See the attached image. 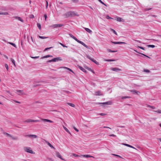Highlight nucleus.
<instances>
[{"label":"nucleus","instance_id":"nucleus-37","mask_svg":"<svg viewBox=\"0 0 161 161\" xmlns=\"http://www.w3.org/2000/svg\"><path fill=\"white\" fill-rule=\"evenodd\" d=\"M98 1L102 4L103 5H104L106 6H107V5L106 4H105L101 0H98Z\"/></svg>","mask_w":161,"mask_h":161},{"label":"nucleus","instance_id":"nucleus-47","mask_svg":"<svg viewBox=\"0 0 161 161\" xmlns=\"http://www.w3.org/2000/svg\"><path fill=\"white\" fill-rule=\"evenodd\" d=\"M155 112L159 113H161V110L160 109H159L157 111H155Z\"/></svg>","mask_w":161,"mask_h":161},{"label":"nucleus","instance_id":"nucleus-17","mask_svg":"<svg viewBox=\"0 0 161 161\" xmlns=\"http://www.w3.org/2000/svg\"><path fill=\"white\" fill-rule=\"evenodd\" d=\"M53 57L52 55H47L45 56L42 57H41V59H43L44 58H48V57Z\"/></svg>","mask_w":161,"mask_h":161},{"label":"nucleus","instance_id":"nucleus-27","mask_svg":"<svg viewBox=\"0 0 161 161\" xmlns=\"http://www.w3.org/2000/svg\"><path fill=\"white\" fill-rule=\"evenodd\" d=\"M38 37L41 39H46L48 38V37H45V36H39Z\"/></svg>","mask_w":161,"mask_h":161},{"label":"nucleus","instance_id":"nucleus-15","mask_svg":"<svg viewBox=\"0 0 161 161\" xmlns=\"http://www.w3.org/2000/svg\"><path fill=\"white\" fill-rule=\"evenodd\" d=\"M78 68L81 70L83 72H86V71L83 68H82V67L80 66L79 65H78Z\"/></svg>","mask_w":161,"mask_h":161},{"label":"nucleus","instance_id":"nucleus-5","mask_svg":"<svg viewBox=\"0 0 161 161\" xmlns=\"http://www.w3.org/2000/svg\"><path fill=\"white\" fill-rule=\"evenodd\" d=\"M62 60V59L61 58H60L58 57V58H54L52 59L51 60L48 61H47V62L48 63V62H56V61H61Z\"/></svg>","mask_w":161,"mask_h":161},{"label":"nucleus","instance_id":"nucleus-51","mask_svg":"<svg viewBox=\"0 0 161 161\" xmlns=\"http://www.w3.org/2000/svg\"><path fill=\"white\" fill-rule=\"evenodd\" d=\"M99 115L101 116H103L106 115V114H104V113H100L99 114Z\"/></svg>","mask_w":161,"mask_h":161},{"label":"nucleus","instance_id":"nucleus-40","mask_svg":"<svg viewBox=\"0 0 161 161\" xmlns=\"http://www.w3.org/2000/svg\"><path fill=\"white\" fill-rule=\"evenodd\" d=\"M5 67L6 68V69L7 70V71H8V65L7 64H5Z\"/></svg>","mask_w":161,"mask_h":161},{"label":"nucleus","instance_id":"nucleus-35","mask_svg":"<svg viewBox=\"0 0 161 161\" xmlns=\"http://www.w3.org/2000/svg\"><path fill=\"white\" fill-rule=\"evenodd\" d=\"M147 107L151 108L153 109H154L155 108V107H154L153 106H151V105H147Z\"/></svg>","mask_w":161,"mask_h":161},{"label":"nucleus","instance_id":"nucleus-21","mask_svg":"<svg viewBox=\"0 0 161 161\" xmlns=\"http://www.w3.org/2000/svg\"><path fill=\"white\" fill-rule=\"evenodd\" d=\"M95 94L97 96V95H101V92L100 91H98L97 92H96L95 93Z\"/></svg>","mask_w":161,"mask_h":161},{"label":"nucleus","instance_id":"nucleus-18","mask_svg":"<svg viewBox=\"0 0 161 161\" xmlns=\"http://www.w3.org/2000/svg\"><path fill=\"white\" fill-rule=\"evenodd\" d=\"M24 122H26V123H30L33 122V119H28L25 121H24Z\"/></svg>","mask_w":161,"mask_h":161},{"label":"nucleus","instance_id":"nucleus-58","mask_svg":"<svg viewBox=\"0 0 161 161\" xmlns=\"http://www.w3.org/2000/svg\"><path fill=\"white\" fill-rule=\"evenodd\" d=\"M39 121L38 120H33V122H37Z\"/></svg>","mask_w":161,"mask_h":161},{"label":"nucleus","instance_id":"nucleus-26","mask_svg":"<svg viewBox=\"0 0 161 161\" xmlns=\"http://www.w3.org/2000/svg\"><path fill=\"white\" fill-rule=\"evenodd\" d=\"M67 104L69 106H71V107H75V104L73 103H68Z\"/></svg>","mask_w":161,"mask_h":161},{"label":"nucleus","instance_id":"nucleus-25","mask_svg":"<svg viewBox=\"0 0 161 161\" xmlns=\"http://www.w3.org/2000/svg\"><path fill=\"white\" fill-rule=\"evenodd\" d=\"M8 43L10 44H11L14 47H15L16 48V45L14 43H12V42H8Z\"/></svg>","mask_w":161,"mask_h":161},{"label":"nucleus","instance_id":"nucleus-1","mask_svg":"<svg viewBox=\"0 0 161 161\" xmlns=\"http://www.w3.org/2000/svg\"><path fill=\"white\" fill-rule=\"evenodd\" d=\"M64 16L66 18H67L69 17H73L75 16H79V15L74 11H69L65 13Z\"/></svg>","mask_w":161,"mask_h":161},{"label":"nucleus","instance_id":"nucleus-38","mask_svg":"<svg viewBox=\"0 0 161 161\" xmlns=\"http://www.w3.org/2000/svg\"><path fill=\"white\" fill-rule=\"evenodd\" d=\"M16 91L18 92H20V93L22 94H25L23 93V91L22 90H17Z\"/></svg>","mask_w":161,"mask_h":161},{"label":"nucleus","instance_id":"nucleus-14","mask_svg":"<svg viewBox=\"0 0 161 161\" xmlns=\"http://www.w3.org/2000/svg\"><path fill=\"white\" fill-rule=\"evenodd\" d=\"M56 156L62 159H63L60 153L58 152H56Z\"/></svg>","mask_w":161,"mask_h":161},{"label":"nucleus","instance_id":"nucleus-10","mask_svg":"<svg viewBox=\"0 0 161 161\" xmlns=\"http://www.w3.org/2000/svg\"><path fill=\"white\" fill-rule=\"evenodd\" d=\"M116 20L119 22H124V20L122 18L118 17H115Z\"/></svg>","mask_w":161,"mask_h":161},{"label":"nucleus","instance_id":"nucleus-34","mask_svg":"<svg viewBox=\"0 0 161 161\" xmlns=\"http://www.w3.org/2000/svg\"><path fill=\"white\" fill-rule=\"evenodd\" d=\"M3 134L5 135H6L7 136H8L10 137H11V135L8 134V133H7L6 132H4L3 133Z\"/></svg>","mask_w":161,"mask_h":161},{"label":"nucleus","instance_id":"nucleus-45","mask_svg":"<svg viewBox=\"0 0 161 161\" xmlns=\"http://www.w3.org/2000/svg\"><path fill=\"white\" fill-rule=\"evenodd\" d=\"M108 62H111V61H115L114 59H108L106 60Z\"/></svg>","mask_w":161,"mask_h":161},{"label":"nucleus","instance_id":"nucleus-7","mask_svg":"<svg viewBox=\"0 0 161 161\" xmlns=\"http://www.w3.org/2000/svg\"><path fill=\"white\" fill-rule=\"evenodd\" d=\"M64 26V25L63 24H56L52 25V26L54 28H56Z\"/></svg>","mask_w":161,"mask_h":161},{"label":"nucleus","instance_id":"nucleus-23","mask_svg":"<svg viewBox=\"0 0 161 161\" xmlns=\"http://www.w3.org/2000/svg\"><path fill=\"white\" fill-rule=\"evenodd\" d=\"M63 128H64V130L68 133H69V134H70L71 135V133H70V132L69 131V130L66 127H65V126H63Z\"/></svg>","mask_w":161,"mask_h":161},{"label":"nucleus","instance_id":"nucleus-64","mask_svg":"<svg viewBox=\"0 0 161 161\" xmlns=\"http://www.w3.org/2000/svg\"><path fill=\"white\" fill-rule=\"evenodd\" d=\"M15 103H20V102L18 101H15Z\"/></svg>","mask_w":161,"mask_h":161},{"label":"nucleus","instance_id":"nucleus-55","mask_svg":"<svg viewBox=\"0 0 161 161\" xmlns=\"http://www.w3.org/2000/svg\"><path fill=\"white\" fill-rule=\"evenodd\" d=\"M44 17L45 18V19L46 21V19L47 18V16L46 14H45L44 15Z\"/></svg>","mask_w":161,"mask_h":161},{"label":"nucleus","instance_id":"nucleus-24","mask_svg":"<svg viewBox=\"0 0 161 161\" xmlns=\"http://www.w3.org/2000/svg\"><path fill=\"white\" fill-rule=\"evenodd\" d=\"M8 13L7 12H0V14H3V15H8Z\"/></svg>","mask_w":161,"mask_h":161},{"label":"nucleus","instance_id":"nucleus-53","mask_svg":"<svg viewBox=\"0 0 161 161\" xmlns=\"http://www.w3.org/2000/svg\"><path fill=\"white\" fill-rule=\"evenodd\" d=\"M73 2L77 3L78 2V0H71Z\"/></svg>","mask_w":161,"mask_h":161},{"label":"nucleus","instance_id":"nucleus-41","mask_svg":"<svg viewBox=\"0 0 161 161\" xmlns=\"http://www.w3.org/2000/svg\"><path fill=\"white\" fill-rule=\"evenodd\" d=\"M37 26L39 28V29L40 30H41V25L39 23H38L37 24Z\"/></svg>","mask_w":161,"mask_h":161},{"label":"nucleus","instance_id":"nucleus-49","mask_svg":"<svg viewBox=\"0 0 161 161\" xmlns=\"http://www.w3.org/2000/svg\"><path fill=\"white\" fill-rule=\"evenodd\" d=\"M34 15L33 14H31L30 15V18H34Z\"/></svg>","mask_w":161,"mask_h":161},{"label":"nucleus","instance_id":"nucleus-22","mask_svg":"<svg viewBox=\"0 0 161 161\" xmlns=\"http://www.w3.org/2000/svg\"><path fill=\"white\" fill-rule=\"evenodd\" d=\"M11 137L13 140H17L18 139V138L17 137H14L12 135H11V137Z\"/></svg>","mask_w":161,"mask_h":161},{"label":"nucleus","instance_id":"nucleus-19","mask_svg":"<svg viewBox=\"0 0 161 161\" xmlns=\"http://www.w3.org/2000/svg\"><path fill=\"white\" fill-rule=\"evenodd\" d=\"M84 29L87 32L90 33H92V31L89 28H85Z\"/></svg>","mask_w":161,"mask_h":161},{"label":"nucleus","instance_id":"nucleus-6","mask_svg":"<svg viewBox=\"0 0 161 161\" xmlns=\"http://www.w3.org/2000/svg\"><path fill=\"white\" fill-rule=\"evenodd\" d=\"M86 57L88 58L89 59L97 65L99 64V63L96 60L94 59L93 58H91L89 55H86Z\"/></svg>","mask_w":161,"mask_h":161},{"label":"nucleus","instance_id":"nucleus-56","mask_svg":"<svg viewBox=\"0 0 161 161\" xmlns=\"http://www.w3.org/2000/svg\"><path fill=\"white\" fill-rule=\"evenodd\" d=\"M152 40H153V41L157 42H159V41L158 40H156L155 39H152Z\"/></svg>","mask_w":161,"mask_h":161},{"label":"nucleus","instance_id":"nucleus-2","mask_svg":"<svg viewBox=\"0 0 161 161\" xmlns=\"http://www.w3.org/2000/svg\"><path fill=\"white\" fill-rule=\"evenodd\" d=\"M69 35L70 37H71V38L74 39L75 40L81 44L82 45H83V46H84L85 47L89 49V47L88 46H87L83 42L78 40L74 36H73L71 34H69Z\"/></svg>","mask_w":161,"mask_h":161},{"label":"nucleus","instance_id":"nucleus-62","mask_svg":"<svg viewBox=\"0 0 161 161\" xmlns=\"http://www.w3.org/2000/svg\"><path fill=\"white\" fill-rule=\"evenodd\" d=\"M6 92L8 93L11 95H12V94L10 93L9 91H7Z\"/></svg>","mask_w":161,"mask_h":161},{"label":"nucleus","instance_id":"nucleus-44","mask_svg":"<svg viewBox=\"0 0 161 161\" xmlns=\"http://www.w3.org/2000/svg\"><path fill=\"white\" fill-rule=\"evenodd\" d=\"M130 98V97H128V96H125V97H122V99H125V98Z\"/></svg>","mask_w":161,"mask_h":161},{"label":"nucleus","instance_id":"nucleus-29","mask_svg":"<svg viewBox=\"0 0 161 161\" xmlns=\"http://www.w3.org/2000/svg\"><path fill=\"white\" fill-rule=\"evenodd\" d=\"M11 61H12V63H13V64H14V66H16V65H15V61L13 59V58H11Z\"/></svg>","mask_w":161,"mask_h":161},{"label":"nucleus","instance_id":"nucleus-20","mask_svg":"<svg viewBox=\"0 0 161 161\" xmlns=\"http://www.w3.org/2000/svg\"><path fill=\"white\" fill-rule=\"evenodd\" d=\"M134 51H135V52H136V53H139V54H140L142 55H143V56H146L149 58H150V57L148 56H147L146 55H145V54H143V53H139V52H138L137 51H136V50H134Z\"/></svg>","mask_w":161,"mask_h":161},{"label":"nucleus","instance_id":"nucleus-8","mask_svg":"<svg viewBox=\"0 0 161 161\" xmlns=\"http://www.w3.org/2000/svg\"><path fill=\"white\" fill-rule=\"evenodd\" d=\"M44 141L51 148L54 149H55V148L52 145L48 142L47 141V140H44Z\"/></svg>","mask_w":161,"mask_h":161},{"label":"nucleus","instance_id":"nucleus-42","mask_svg":"<svg viewBox=\"0 0 161 161\" xmlns=\"http://www.w3.org/2000/svg\"><path fill=\"white\" fill-rule=\"evenodd\" d=\"M122 144L124 145H125V146H126L127 147H130V145L129 144H126V143H122Z\"/></svg>","mask_w":161,"mask_h":161},{"label":"nucleus","instance_id":"nucleus-59","mask_svg":"<svg viewBox=\"0 0 161 161\" xmlns=\"http://www.w3.org/2000/svg\"><path fill=\"white\" fill-rule=\"evenodd\" d=\"M111 42L114 44H117V42H114L112 41H111Z\"/></svg>","mask_w":161,"mask_h":161},{"label":"nucleus","instance_id":"nucleus-43","mask_svg":"<svg viewBox=\"0 0 161 161\" xmlns=\"http://www.w3.org/2000/svg\"><path fill=\"white\" fill-rule=\"evenodd\" d=\"M59 44H60L62 46L64 47H67V46L64 45L62 43H61L60 42H59Z\"/></svg>","mask_w":161,"mask_h":161},{"label":"nucleus","instance_id":"nucleus-12","mask_svg":"<svg viewBox=\"0 0 161 161\" xmlns=\"http://www.w3.org/2000/svg\"><path fill=\"white\" fill-rule=\"evenodd\" d=\"M130 91L132 92L136 93L138 95H139L140 94V92H139L138 91H137V90H131Z\"/></svg>","mask_w":161,"mask_h":161},{"label":"nucleus","instance_id":"nucleus-52","mask_svg":"<svg viewBox=\"0 0 161 161\" xmlns=\"http://www.w3.org/2000/svg\"><path fill=\"white\" fill-rule=\"evenodd\" d=\"M39 56L33 57H31V58H33V59H36V58H39Z\"/></svg>","mask_w":161,"mask_h":161},{"label":"nucleus","instance_id":"nucleus-31","mask_svg":"<svg viewBox=\"0 0 161 161\" xmlns=\"http://www.w3.org/2000/svg\"><path fill=\"white\" fill-rule=\"evenodd\" d=\"M110 30L112 31H113L114 34H115L116 35H117V32L111 28L110 29Z\"/></svg>","mask_w":161,"mask_h":161},{"label":"nucleus","instance_id":"nucleus-4","mask_svg":"<svg viewBox=\"0 0 161 161\" xmlns=\"http://www.w3.org/2000/svg\"><path fill=\"white\" fill-rule=\"evenodd\" d=\"M24 149L25 150L27 153L32 154L34 153L30 147H24Z\"/></svg>","mask_w":161,"mask_h":161},{"label":"nucleus","instance_id":"nucleus-16","mask_svg":"<svg viewBox=\"0 0 161 161\" xmlns=\"http://www.w3.org/2000/svg\"><path fill=\"white\" fill-rule=\"evenodd\" d=\"M42 120L45 122H49L50 123H53V122L51 120L49 119H42Z\"/></svg>","mask_w":161,"mask_h":161},{"label":"nucleus","instance_id":"nucleus-32","mask_svg":"<svg viewBox=\"0 0 161 161\" xmlns=\"http://www.w3.org/2000/svg\"><path fill=\"white\" fill-rule=\"evenodd\" d=\"M147 46L149 47L154 48L155 46L154 45H147Z\"/></svg>","mask_w":161,"mask_h":161},{"label":"nucleus","instance_id":"nucleus-3","mask_svg":"<svg viewBox=\"0 0 161 161\" xmlns=\"http://www.w3.org/2000/svg\"><path fill=\"white\" fill-rule=\"evenodd\" d=\"M73 156H75V157H85V158H89V157L94 158V157L91 156L89 155H79L78 154H76L75 153H73Z\"/></svg>","mask_w":161,"mask_h":161},{"label":"nucleus","instance_id":"nucleus-50","mask_svg":"<svg viewBox=\"0 0 161 161\" xmlns=\"http://www.w3.org/2000/svg\"><path fill=\"white\" fill-rule=\"evenodd\" d=\"M138 48H139L140 49H141L143 50H145V48L143 47H140V46H138Z\"/></svg>","mask_w":161,"mask_h":161},{"label":"nucleus","instance_id":"nucleus-36","mask_svg":"<svg viewBox=\"0 0 161 161\" xmlns=\"http://www.w3.org/2000/svg\"><path fill=\"white\" fill-rule=\"evenodd\" d=\"M126 44V43L124 42H117V44Z\"/></svg>","mask_w":161,"mask_h":161},{"label":"nucleus","instance_id":"nucleus-28","mask_svg":"<svg viewBox=\"0 0 161 161\" xmlns=\"http://www.w3.org/2000/svg\"><path fill=\"white\" fill-rule=\"evenodd\" d=\"M107 50L109 52L115 53L117 52V51H113L109 49H108Z\"/></svg>","mask_w":161,"mask_h":161},{"label":"nucleus","instance_id":"nucleus-63","mask_svg":"<svg viewBox=\"0 0 161 161\" xmlns=\"http://www.w3.org/2000/svg\"><path fill=\"white\" fill-rule=\"evenodd\" d=\"M134 41H136L138 42H139V43H141V42L139 40H134Z\"/></svg>","mask_w":161,"mask_h":161},{"label":"nucleus","instance_id":"nucleus-30","mask_svg":"<svg viewBox=\"0 0 161 161\" xmlns=\"http://www.w3.org/2000/svg\"><path fill=\"white\" fill-rule=\"evenodd\" d=\"M16 19H18L20 21L22 22H23V20L21 19V18L19 17H16Z\"/></svg>","mask_w":161,"mask_h":161},{"label":"nucleus","instance_id":"nucleus-11","mask_svg":"<svg viewBox=\"0 0 161 161\" xmlns=\"http://www.w3.org/2000/svg\"><path fill=\"white\" fill-rule=\"evenodd\" d=\"M112 102L111 101H108L104 103H100V104H107V105H111L112 104Z\"/></svg>","mask_w":161,"mask_h":161},{"label":"nucleus","instance_id":"nucleus-46","mask_svg":"<svg viewBox=\"0 0 161 161\" xmlns=\"http://www.w3.org/2000/svg\"><path fill=\"white\" fill-rule=\"evenodd\" d=\"M106 18L108 19H113L112 18H111V17H109L108 15H107Z\"/></svg>","mask_w":161,"mask_h":161},{"label":"nucleus","instance_id":"nucleus-9","mask_svg":"<svg viewBox=\"0 0 161 161\" xmlns=\"http://www.w3.org/2000/svg\"><path fill=\"white\" fill-rule=\"evenodd\" d=\"M25 137H32L33 138H36L37 137V136L36 135H27L25 136Z\"/></svg>","mask_w":161,"mask_h":161},{"label":"nucleus","instance_id":"nucleus-13","mask_svg":"<svg viewBox=\"0 0 161 161\" xmlns=\"http://www.w3.org/2000/svg\"><path fill=\"white\" fill-rule=\"evenodd\" d=\"M111 70L116 72H118L121 70V69L117 68H111Z\"/></svg>","mask_w":161,"mask_h":161},{"label":"nucleus","instance_id":"nucleus-54","mask_svg":"<svg viewBox=\"0 0 161 161\" xmlns=\"http://www.w3.org/2000/svg\"><path fill=\"white\" fill-rule=\"evenodd\" d=\"M73 128L77 132H78L79 131V130H78L74 126L73 127Z\"/></svg>","mask_w":161,"mask_h":161},{"label":"nucleus","instance_id":"nucleus-61","mask_svg":"<svg viewBox=\"0 0 161 161\" xmlns=\"http://www.w3.org/2000/svg\"><path fill=\"white\" fill-rule=\"evenodd\" d=\"M103 128H109V129H111L109 127H107V126H104V127H103Z\"/></svg>","mask_w":161,"mask_h":161},{"label":"nucleus","instance_id":"nucleus-33","mask_svg":"<svg viewBox=\"0 0 161 161\" xmlns=\"http://www.w3.org/2000/svg\"><path fill=\"white\" fill-rule=\"evenodd\" d=\"M112 155H113V156L118 157H119V158H122L121 156H120L119 155H117V154H112Z\"/></svg>","mask_w":161,"mask_h":161},{"label":"nucleus","instance_id":"nucleus-48","mask_svg":"<svg viewBox=\"0 0 161 161\" xmlns=\"http://www.w3.org/2000/svg\"><path fill=\"white\" fill-rule=\"evenodd\" d=\"M65 68L67 69L68 70H69V71L72 72L73 73H74V72H73V71L70 69L69 68H67V67H65Z\"/></svg>","mask_w":161,"mask_h":161},{"label":"nucleus","instance_id":"nucleus-39","mask_svg":"<svg viewBox=\"0 0 161 161\" xmlns=\"http://www.w3.org/2000/svg\"><path fill=\"white\" fill-rule=\"evenodd\" d=\"M143 71L145 72H147V73H150V71L149 70L147 69H144L143 70Z\"/></svg>","mask_w":161,"mask_h":161},{"label":"nucleus","instance_id":"nucleus-57","mask_svg":"<svg viewBox=\"0 0 161 161\" xmlns=\"http://www.w3.org/2000/svg\"><path fill=\"white\" fill-rule=\"evenodd\" d=\"M109 136H113V137H115L116 136V135H114V134H112V135H109Z\"/></svg>","mask_w":161,"mask_h":161},{"label":"nucleus","instance_id":"nucleus-60","mask_svg":"<svg viewBox=\"0 0 161 161\" xmlns=\"http://www.w3.org/2000/svg\"><path fill=\"white\" fill-rule=\"evenodd\" d=\"M63 92H65V93H68L70 92L69 91H64Z\"/></svg>","mask_w":161,"mask_h":161}]
</instances>
